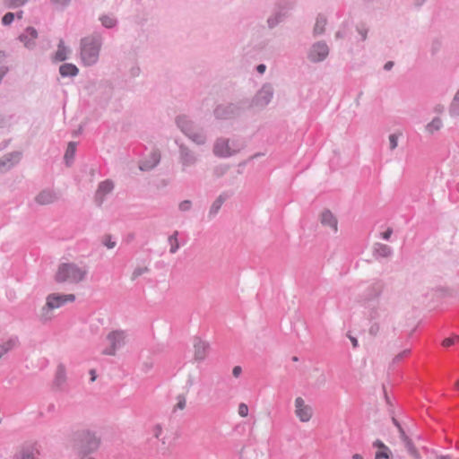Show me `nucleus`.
<instances>
[{
    "mask_svg": "<svg viewBox=\"0 0 459 459\" xmlns=\"http://www.w3.org/2000/svg\"><path fill=\"white\" fill-rule=\"evenodd\" d=\"M91 381H94V380L96 379L95 371H94V370H91Z\"/></svg>",
    "mask_w": 459,
    "mask_h": 459,
    "instance_id": "61",
    "label": "nucleus"
},
{
    "mask_svg": "<svg viewBox=\"0 0 459 459\" xmlns=\"http://www.w3.org/2000/svg\"><path fill=\"white\" fill-rule=\"evenodd\" d=\"M149 272V268L145 265H139V266H136L134 271L132 272V274H131V280L132 281H134L136 280L137 278H139L140 276H142L143 274Z\"/></svg>",
    "mask_w": 459,
    "mask_h": 459,
    "instance_id": "27",
    "label": "nucleus"
},
{
    "mask_svg": "<svg viewBox=\"0 0 459 459\" xmlns=\"http://www.w3.org/2000/svg\"><path fill=\"white\" fill-rule=\"evenodd\" d=\"M394 65V62H393V61H388V62H386V63L385 64V65H384V69H385V70H386V71H389V70H391V69L393 68Z\"/></svg>",
    "mask_w": 459,
    "mask_h": 459,
    "instance_id": "52",
    "label": "nucleus"
},
{
    "mask_svg": "<svg viewBox=\"0 0 459 459\" xmlns=\"http://www.w3.org/2000/svg\"><path fill=\"white\" fill-rule=\"evenodd\" d=\"M75 154V144L74 143H69L65 154V159L66 162H69V160H73Z\"/></svg>",
    "mask_w": 459,
    "mask_h": 459,
    "instance_id": "31",
    "label": "nucleus"
},
{
    "mask_svg": "<svg viewBox=\"0 0 459 459\" xmlns=\"http://www.w3.org/2000/svg\"><path fill=\"white\" fill-rule=\"evenodd\" d=\"M401 440L403 442L404 446L411 456L414 459H421V456L415 447L412 440L405 434L403 429H401Z\"/></svg>",
    "mask_w": 459,
    "mask_h": 459,
    "instance_id": "12",
    "label": "nucleus"
},
{
    "mask_svg": "<svg viewBox=\"0 0 459 459\" xmlns=\"http://www.w3.org/2000/svg\"><path fill=\"white\" fill-rule=\"evenodd\" d=\"M448 112H449L450 117H459V90L455 92V94L449 105Z\"/></svg>",
    "mask_w": 459,
    "mask_h": 459,
    "instance_id": "21",
    "label": "nucleus"
},
{
    "mask_svg": "<svg viewBox=\"0 0 459 459\" xmlns=\"http://www.w3.org/2000/svg\"><path fill=\"white\" fill-rule=\"evenodd\" d=\"M210 345L206 341L195 337L193 341V361L199 363L204 361L209 354Z\"/></svg>",
    "mask_w": 459,
    "mask_h": 459,
    "instance_id": "7",
    "label": "nucleus"
},
{
    "mask_svg": "<svg viewBox=\"0 0 459 459\" xmlns=\"http://www.w3.org/2000/svg\"><path fill=\"white\" fill-rule=\"evenodd\" d=\"M87 275V269L83 265L73 262L62 263L55 274L56 282H68L77 284L82 281Z\"/></svg>",
    "mask_w": 459,
    "mask_h": 459,
    "instance_id": "1",
    "label": "nucleus"
},
{
    "mask_svg": "<svg viewBox=\"0 0 459 459\" xmlns=\"http://www.w3.org/2000/svg\"><path fill=\"white\" fill-rule=\"evenodd\" d=\"M177 403L175 404V410H184L186 406V398L184 394H179L177 396Z\"/></svg>",
    "mask_w": 459,
    "mask_h": 459,
    "instance_id": "32",
    "label": "nucleus"
},
{
    "mask_svg": "<svg viewBox=\"0 0 459 459\" xmlns=\"http://www.w3.org/2000/svg\"><path fill=\"white\" fill-rule=\"evenodd\" d=\"M112 189H113V183L111 181L106 180V181L101 182L99 185V188L96 192L97 200H99L100 203H101L105 195L110 193Z\"/></svg>",
    "mask_w": 459,
    "mask_h": 459,
    "instance_id": "17",
    "label": "nucleus"
},
{
    "mask_svg": "<svg viewBox=\"0 0 459 459\" xmlns=\"http://www.w3.org/2000/svg\"><path fill=\"white\" fill-rule=\"evenodd\" d=\"M100 41L94 38H86L82 41L81 57L82 62L87 65L96 63L99 57Z\"/></svg>",
    "mask_w": 459,
    "mask_h": 459,
    "instance_id": "3",
    "label": "nucleus"
},
{
    "mask_svg": "<svg viewBox=\"0 0 459 459\" xmlns=\"http://www.w3.org/2000/svg\"><path fill=\"white\" fill-rule=\"evenodd\" d=\"M272 95H273V91H272L271 87H269V86L263 87L256 96L257 104H259V105L267 104L270 101Z\"/></svg>",
    "mask_w": 459,
    "mask_h": 459,
    "instance_id": "19",
    "label": "nucleus"
},
{
    "mask_svg": "<svg viewBox=\"0 0 459 459\" xmlns=\"http://www.w3.org/2000/svg\"><path fill=\"white\" fill-rule=\"evenodd\" d=\"M373 446L375 447H378V448H381L383 450H386L387 452H389V448L381 441V440H376L374 443H373Z\"/></svg>",
    "mask_w": 459,
    "mask_h": 459,
    "instance_id": "45",
    "label": "nucleus"
},
{
    "mask_svg": "<svg viewBox=\"0 0 459 459\" xmlns=\"http://www.w3.org/2000/svg\"><path fill=\"white\" fill-rule=\"evenodd\" d=\"M127 334L121 329L112 330L108 333L104 340V347L101 353L106 356H116L117 351L126 345Z\"/></svg>",
    "mask_w": 459,
    "mask_h": 459,
    "instance_id": "2",
    "label": "nucleus"
},
{
    "mask_svg": "<svg viewBox=\"0 0 459 459\" xmlns=\"http://www.w3.org/2000/svg\"><path fill=\"white\" fill-rule=\"evenodd\" d=\"M70 0H52L53 3L65 5L69 3Z\"/></svg>",
    "mask_w": 459,
    "mask_h": 459,
    "instance_id": "54",
    "label": "nucleus"
},
{
    "mask_svg": "<svg viewBox=\"0 0 459 459\" xmlns=\"http://www.w3.org/2000/svg\"><path fill=\"white\" fill-rule=\"evenodd\" d=\"M393 422H394V424L397 427V429H398V430H399V434L401 435V429H403V428H402V426H401V424H400V423H399V421H398L396 419H394V418H393Z\"/></svg>",
    "mask_w": 459,
    "mask_h": 459,
    "instance_id": "55",
    "label": "nucleus"
},
{
    "mask_svg": "<svg viewBox=\"0 0 459 459\" xmlns=\"http://www.w3.org/2000/svg\"><path fill=\"white\" fill-rule=\"evenodd\" d=\"M291 359L292 361H299V358L297 356H293Z\"/></svg>",
    "mask_w": 459,
    "mask_h": 459,
    "instance_id": "62",
    "label": "nucleus"
},
{
    "mask_svg": "<svg viewBox=\"0 0 459 459\" xmlns=\"http://www.w3.org/2000/svg\"><path fill=\"white\" fill-rule=\"evenodd\" d=\"M238 150L231 148L228 140L220 139L214 145V153L220 157H228L235 153Z\"/></svg>",
    "mask_w": 459,
    "mask_h": 459,
    "instance_id": "10",
    "label": "nucleus"
},
{
    "mask_svg": "<svg viewBox=\"0 0 459 459\" xmlns=\"http://www.w3.org/2000/svg\"><path fill=\"white\" fill-rule=\"evenodd\" d=\"M65 370L63 366H59L56 372V379L58 384H61L65 381Z\"/></svg>",
    "mask_w": 459,
    "mask_h": 459,
    "instance_id": "36",
    "label": "nucleus"
},
{
    "mask_svg": "<svg viewBox=\"0 0 459 459\" xmlns=\"http://www.w3.org/2000/svg\"><path fill=\"white\" fill-rule=\"evenodd\" d=\"M152 435H153L156 438H160V436H161V434H162V432H163V429H162L161 425H160V424H156V425H154V426H153V428H152Z\"/></svg>",
    "mask_w": 459,
    "mask_h": 459,
    "instance_id": "40",
    "label": "nucleus"
},
{
    "mask_svg": "<svg viewBox=\"0 0 459 459\" xmlns=\"http://www.w3.org/2000/svg\"><path fill=\"white\" fill-rule=\"evenodd\" d=\"M22 12H20V13H18V18H22Z\"/></svg>",
    "mask_w": 459,
    "mask_h": 459,
    "instance_id": "64",
    "label": "nucleus"
},
{
    "mask_svg": "<svg viewBox=\"0 0 459 459\" xmlns=\"http://www.w3.org/2000/svg\"><path fill=\"white\" fill-rule=\"evenodd\" d=\"M248 406L246 403H240L238 408V412L241 417H247L248 415Z\"/></svg>",
    "mask_w": 459,
    "mask_h": 459,
    "instance_id": "37",
    "label": "nucleus"
},
{
    "mask_svg": "<svg viewBox=\"0 0 459 459\" xmlns=\"http://www.w3.org/2000/svg\"><path fill=\"white\" fill-rule=\"evenodd\" d=\"M352 458H353V459H363V458H362V456H361L360 455H359V454H355V455H352Z\"/></svg>",
    "mask_w": 459,
    "mask_h": 459,
    "instance_id": "59",
    "label": "nucleus"
},
{
    "mask_svg": "<svg viewBox=\"0 0 459 459\" xmlns=\"http://www.w3.org/2000/svg\"><path fill=\"white\" fill-rule=\"evenodd\" d=\"M76 441L80 443L79 446L81 448H85L88 450L92 449L98 444L96 437L89 431H83L78 434Z\"/></svg>",
    "mask_w": 459,
    "mask_h": 459,
    "instance_id": "11",
    "label": "nucleus"
},
{
    "mask_svg": "<svg viewBox=\"0 0 459 459\" xmlns=\"http://www.w3.org/2000/svg\"><path fill=\"white\" fill-rule=\"evenodd\" d=\"M348 337H349V339L351 340V343H352L353 348H355V349H356V348H358V346H359V342H358L357 338H355V337H353V336H351V335H350V334L348 335Z\"/></svg>",
    "mask_w": 459,
    "mask_h": 459,
    "instance_id": "51",
    "label": "nucleus"
},
{
    "mask_svg": "<svg viewBox=\"0 0 459 459\" xmlns=\"http://www.w3.org/2000/svg\"><path fill=\"white\" fill-rule=\"evenodd\" d=\"M379 331V325L377 324H374L370 326L368 333L371 335H377Z\"/></svg>",
    "mask_w": 459,
    "mask_h": 459,
    "instance_id": "46",
    "label": "nucleus"
},
{
    "mask_svg": "<svg viewBox=\"0 0 459 459\" xmlns=\"http://www.w3.org/2000/svg\"><path fill=\"white\" fill-rule=\"evenodd\" d=\"M327 19L324 14H318L316 18V22L313 28V36L319 37L325 32Z\"/></svg>",
    "mask_w": 459,
    "mask_h": 459,
    "instance_id": "14",
    "label": "nucleus"
},
{
    "mask_svg": "<svg viewBox=\"0 0 459 459\" xmlns=\"http://www.w3.org/2000/svg\"><path fill=\"white\" fill-rule=\"evenodd\" d=\"M39 456V451L33 447L24 448L19 451L14 459H37Z\"/></svg>",
    "mask_w": 459,
    "mask_h": 459,
    "instance_id": "20",
    "label": "nucleus"
},
{
    "mask_svg": "<svg viewBox=\"0 0 459 459\" xmlns=\"http://www.w3.org/2000/svg\"><path fill=\"white\" fill-rule=\"evenodd\" d=\"M241 372H242V368H241V367H239V366H236V367H234V368H233V369H232V375H233L235 377H238L240 376Z\"/></svg>",
    "mask_w": 459,
    "mask_h": 459,
    "instance_id": "49",
    "label": "nucleus"
},
{
    "mask_svg": "<svg viewBox=\"0 0 459 459\" xmlns=\"http://www.w3.org/2000/svg\"><path fill=\"white\" fill-rule=\"evenodd\" d=\"M103 243L109 249L115 247V246H116V242L111 239L110 236H105L104 239H103Z\"/></svg>",
    "mask_w": 459,
    "mask_h": 459,
    "instance_id": "41",
    "label": "nucleus"
},
{
    "mask_svg": "<svg viewBox=\"0 0 459 459\" xmlns=\"http://www.w3.org/2000/svg\"><path fill=\"white\" fill-rule=\"evenodd\" d=\"M28 0H6V5L10 8H15L23 5Z\"/></svg>",
    "mask_w": 459,
    "mask_h": 459,
    "instance_id": "35",
    "label": "nucleus"
},
{
    "mask_svg": "<svg viewBox=\"0 0 459 459\" xmlns=\"http://www.w3.org/2000/svg\"><path fill=\"white\" fill-rule=\"evenodd\" d=\"M16 343L17 342L15 339H9L2 342L0 344V359L9 351H11L16 345Z\"/></svg>",
    "mask_w": 459,
    "mask_h": 459,
    "instance_id": "24",
    "label": "nucleus"
},
{
    "mask_svg": "<svg viewBox=\"0 0 459 459\" xmlns=\"http://www.w3.org/2000/svg\"><path fill=\"white\" fill-rule=\"evenodd\" d=\"M256 69H257L258 73L263 74L265 71V65H259Z\"/></svg>",
    "mask_w": 459,
    "mask_h": 459,
    "instance_id": "56",
    "label": "nucleus"
},
{
    "mask_svg": "<svg viewBox=\"0 0 459 459\" xmlns=\"http://www.w3.org/2000/svg\"><path fill=\"white\" fill-rule=\"evenodd\" d=\"M313 408L302 397H297L294 402V414L301 422H307L313 416Z\"/></svg>",
    "mask_w": 459,
    "mask_h": 459,
    "instance_id": "6",
    "label": "nucleus"
},
{
    "mask_svg": "<svg viewBox=\"0 0 459 459\" xmlns=\"http://www.w3.org/2000/svg\"><path fill=\"white\" fill-rule=\"evenodd\" d=\"M426 2V0H415V3L417 5H421Z\"/></svg>",
    "mask_w": 459,
    "mask_h": 459,
    "instance_id": "58",
    "label": "nucleus"
},
{
    "mask_svg": "<svg viewBox=\"0 0 459 459\" xmlns=\"http://www.w3.org/2000/svg\"><path fill=\"white\" fill-rule=\"evenodd\" d=\"M223 203V199L221 196H220L214 203L212 205V208H211V212L212 213H216L219 209L221 208V204Z\"/></svg>",
    "mask_w": 459,
    "mask_h": 459,
    "instance_id": "38",
    "label": "nucleus"
},
{
    "mask_svg": "<svg viewBox=\"0 0 459 459\" xmlns=\"http://www.w3.org/2000/svg\"><path fill=\"white\" fill-rule=\"evenodd\" d=\"M443 121L439 117H435L429 123L425 126V132L433 135L443 128Z\"/></svg>",
    "mask_w": 459,
    "mask_h": 459,
    "instance_id": "16",
    "label": "nucleus"
},
{
    "mask_svg": "<svg viewBox=\"0 0 459 459\" xmlns=\"http://www.w3.org/2000/svg\"><path fill=\"white\" fill-rule=\"evenodd\" d=\"M191 203L189 201H184L179 204V208L182 211H186L190 208Z\"/></svg>",
    "mask_w": 459,
    "mask_h": 459,
    "instance_id": "48",
    "label": "nucleus"
},
{
    "mask_svg": "<svg viewBox=\"0 0 459 459\" xmlns=\"http://www.w3.org/2000/svg\"><path fill=\"white\" fill-rule=\"evenodd\" d=\"M439 48H440V43L438 41H434L432 43V47H431L432 53L435 54L436 52H437Z\"/></svg>",
    "mask_w": 459,
    "mask_h": 459,
    "instance_id": "50",
    "label": "nucleus"
},
{
    "mask_svg": "<svg viewBox=\"0 0 459 459\" xmlns=\"http://www.w3.org/2000/svg\"><path fill=\"white\" fill-rule=\"evenodd\" d=\"M67 53H68V50L67 48L64 46V42L63 40H61L58 44V48L55 54V60L56 61H64L66 59L67 57Z\"/></svg>",
    "mask_w": 459,
    "mask_h": 459,
    "instance_id": "25",
    "label": "nucleus"
},
{
    "mask_svg": "<svg viewBox=\"0 0 459 459\" xmlns=\"http://www.w3.org/2000/svg\"><path fill=\"white\" fill-rule=\"evenodd\" d=\"M320 221L324 226L330 227L334 232H337L338 221L334 215L329 211L325 210L320 215Z\"/></svg>",
    "mask_w": 459,
    "mask_h": 459,
    "instance_id": "13",
    "label": "nucleus"
},
{
    "mask_svg": "<svg viewBox=\"0 0 459 459\" xmlns=\"http://www.w3.org/2000/svg\"><path fill=\"white\" fill-rule=\"evenodd\" d=\"M409 353H410V350H404V351H403L402 352H400L399 354H397V355L394 358L393 362H394V363L399 362V361H400V360H402L405 356H407Z\"/></svg>",
    "mask_w": 459,
    "mask_h": 459,
    "instance_id": "42",
    "label": "nucleus"
},
{
    "mask_svg": "<svg viewBox=\"0 0 459 459\" xmlns=\"http://www.w3.org/2000/svg\"><path fill=\"white\" fill-rule=\"evenodd\" d=\"M75 296L74 294H57L53 293L47 297L46 307L43 309H56L66 303L74 302Z\"/></svg>",
    "mask_w": 459,
    "mask_h": 459,
    "instance_id": "8",
    "label": "nucleus"
},
{
    "mask_svg": "<svg viewBox=\"0 0 459 459\" xmlns=\"http://www.w3.org/2000/svg\"><path fill=\"white\" fill-rule=\"evenodd\" d=\"M56 199V195L50 190H44L36 196V202L45 205L52 204Z\"/></svg>",
    "mask_w": 459,
    "mask_h": 459,
    "instance_id": "15",
    "label": "nucleus"
},
{
    "mask_svg": "<svg viewBox=\"0 0 459 459\" xmlns=\"http://www.w3.org/2000/svg\"><path fill=\"white\" fill-rule=\"evenodd\" d=\"M457 339H458V336L446 338V339H445V340L443 341V343H442V344H443V346H445V347H448V346H450V345L454 344V343H455V340H457Z\"/></svg>",
    "mask_w": 459,
    "mask_h": 459,
    "instance_id": "44",
    "label": "nucleus"
},
{
    "mask_svg": "<svg viewBox=\"0 0 459 459\" xmlns=\"http://www.w3.org/2000/svg\"><path fill=\"white\" fill-rule=\"evenodd\" d=\"M62 76H74L78 74V68L73 64H64L59 68Z\"/></svg>",
    "mask_w": 459,
    "mask_h": 459,
    "instance_id": "23",
    "label": "nucleus"
},
{
    "mask_svg": "<svg viewBox=\"0 0 459 459\" xmlns=\"http://www.w3.org/2000/svg\"><path fill=\"white\" fill-rule=\"evenodd\" d=\"M368 28L366 26V24H358L356 26V31L360 36V39L362 41H365L368 39Z\"/></svg>",
    "mask_w": 459,
    "mask_h": 459,
    "instance_id": "29",
    "label": "nucleus"
},
{
    "mask_svg": "<svg viewBox=\"0 0 459 459\" xmlns=\"http://www.w3.org/2000/svg\"><path fill=\"white\" fill-rule=\"evenodd\" d=\"M374 251L381 257H389L393 254L392 248L385 244L377 243Z\"/></svg>",
    "mask_w": 459,
    "mask_h": 459,
    "instance_id": "22",
    "label": "nucleus"
},
{
    "mask_svg": "<svg viewBox=\"0 0 459 459\" xmlns=\"http://www.w3.org/2000/svg\"><path fill=\"white\" fill-rule=\"evenodd\" d=\"M402 135L401 133L397 134V133H394V134H391L389 136H388V140H389V148L391 151H394L397 146H398V139L399 137Z\"/></svg>",
    "mask_w": 459,
    "mask_h": 459,
    "instance_id": "30",
    "label": "nucleus"
},
{
    "mask_svg": "<svg viewBox=\"0 0 459 459\" xmlns=\"http://www.w3.org/2000/svg\"><path fill=\"white\" fill-rule=\"evenodd\" d=\"M434 111L437 112V113H442L444 111V106L443 105H437L435 108H434Z\"/></svg>",
    "mask_w": 459,
    "mask_h": 459,
    "instance_id": "53",
    "label": "nucleus"
},
{
    "mask_svg": "<svg viewBox=\"0 0 459 459\" xmlns=\"http://www.w3.org/2000/svg\"><path fill=\"white\" fill-rule=\"evenodd\" d=\"M393 233V230L391 228H388L386 230V231H385L383 234H382V238L385 239V240H389L390 238H391V235Z\"/></svg>",
    "mask_w": 459,
    "mask_h": 459,
    "instance_id": "47",
    "label": "nucleus"
},
{
    "mask_svg": "<svg viewBox=\"0 0 459 459\" xmlns=\"http://www.w3.org/2000/svg\"><path fill=\"white\" fill-rule=\"evenodd\" d=\"M169 242L170 245V253L174 254L179 248V243L178 240V231H175L169 238Z\"/></svg>",
    "mask_w": 459,
    "mask_h": 459,
    "instance_id": "28",
    "label": "nucleus"
},
{
    "mask_svg": "<svg viewBox=\"0 0 459 459\" xmlns=\"http://www.w3.org/2000/svg\"><path fill=\"white\" fill-rule=\"evenodd\" d=\"M385 286V284L383 280L374 279L359 294V302L366 305L377 299L381 296Z\"/></svg>",
    "mask_w": 459,
    "mask_h": 459,
    "instance_id": "4",
    "label": "nucleus"
},
{
    "mask_svg": "<svg viewBox=\"0 0 459 459\" xmlns=\"http://www.w3.org/2000/svg\"><path fill=\"white\" fill-rule=\"evenodd\" d=\"M376 314H377V312H376V311H371V312H370V314H369L370 318H371V319L376 318Z\"/></svg>",
    "mask_w": 459,
    "mask_h": 459,
    "instance_id": "60",
    "label": "nucleus"
},
{
    "mask_svg": "<svg viewBox=\"0 0 459 459\" xmlns=\"http://www.w3.org/2000/svg\"><path fill=\"white\" fill-rule=\"evenodd\" d=\"M455 387L459 388V380L455 383Z\"/></svg>",
    "mask_w": 459,
    "mask_h": 459,
    "instance_id": "63",
    "label": "nucleus"
},
{
    "mask_svg": "<svg viewBox=\"0 0 459 459\" xmlns=\"http://www.w3.org/2000/svg\"><path fill=\"white\" fill-rule=\"evenodd\" d=\"M102 24L107 28H112L116 24V20L109 16H103L101 18Z\"/></svg>",
    "mask_w": 459,
    "mask_h": 459,
    "instance_id": "33",
    "label": "nucleus"
},
{
    "mask_svg": "<svg viewBox=\"0 0 459 459\" xmlns=\"http://www.w3.org/2000/svg\"><path fill=\"white\" fill-rule=\"evenodd\" d=\"M14 19V14L13 13H7L4 15L2 19V22L4 25H9L13 22Z\"/></svg>",
    "mask_w": 459,
    "mask_h": 459,
    "instance_id": "39",
    "label": "nucleus"
},
{
    "mask_svg": "<svg viewBox=\"0 0 459 459\" xmlns=\"http://www.w3.org/2000/svg\"><path fill=\"white\" fill-rule=\"evenodd\" d=\"M178 124L181 129L195 143H204V136L201 133L194 132L191 125L185 117H179Z\"/></svg>",
    "mask_w": 459,
    "mask_h": 459,
    "instance_id": "9",
    "label": "nucleus"
},
{
    "mask_svg": "<svg viewBox=\"0 0 459 459\" xmlns=\"http://www.w3.org/2000/svg\"><path fill=\"white\" fill-rule=\"evenodd\" d=\"M38 36V33L35 29L28 28L22 35L20 36V39L24 42L26 47H30V42L27 41V38L30 37L31 39H35Z\"/></svg>",
    "mask_w": 459,
    "mask_h": 459,
    "instance_id": "26",
    "label": "nucleus"
},
{
    "mask_svg": "<svg viewBox=\"0 0 459 459\" xmlns=\"http://www.w3.org/2000/svg\"><path fill=\"white\" fill-rule=\"evenodd\" d=\"M436 459H451L450 455H437Z\"/></svg>",
    "mask_w": 459,
    "mask_h": 459,
    "instance_id": "57",
    "label": "nucleus"
},
{
    "mask_svg": "<svg viewBox=\"0 0 459 459\" xmlns=\"http://www.w3.org/2000/svg\"><path fill=\"white\" fill-rule=\"evenodd\" d=\"M390 455H391L390 450H389V452H387L386 450H383V451L377 452L376 454V459H382V458L388 459L390 457Z\"/></svg>",
    "mask_w": 459,
    "mask_h": 459,
    "instance_id": "43",
    "label": "nucleus"
},
{
    "mask_svg": "<svg viewBox=\"0 0 459 459\" xmlns=\"http://www.w3.org/2000/svg\"><path fill=\"white\" fill-rule=\"evenodd\" d=\"M347 36V29L346 25L342 24L340 29L335 32V39H342Z\"/></svg>",
    "mask_w": 459,
    "mask_h": 459,
    "instance_id": "34",
    "label": "nucleus"
},
{
    "mask_svg": "<svg viewBox=\"0 0 459 459\" xmlns=\"http://www.w3.org/2000/svg\"><path fill=\"white\" fill-rule=\"evenodd\" d=\"M160 154L158 152H152L149 159L143 160L140 164L142 170H148L154 168L160 161Z\"/></svg>",
    "mask_w": 459,
    "mask_h": 459,
    "instance_id": "18",
    "label": "nucleus"
},
{
    "mask_svg": "<svg viewBox=\"0 0 459 459\" xmlns=\"http://www.w3.org/2000/svg\"><path fill=\"white\" fill-rule=\"evenodd\" d=\"M330 48L325 40L314 42L307 52V59L314 64L324 62L329 56Z\"/></svg>",
    "mask_w": 459,
    "mask_h": 459,
    "instance_id": "5",
    "label": "nucleus"
}]
</instances>
